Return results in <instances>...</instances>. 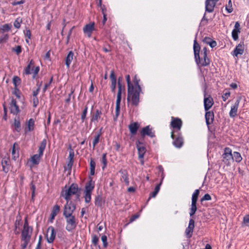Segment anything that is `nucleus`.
I'll list each match as a JSON object with an SVG mask.
<instances>
[{"label":"nucleus","instance_id":"1","mask_svg":"<svg viewBox=\"0 0 249 249\" xmlns=\"http://www.w3.org/2000/svg\"><path fill=\"white\" fill-rule=\"evenodd\" d=\"M139 81L137 75H135L133 80V84H132L133 94L130 96L129 102L134 106H137L139 103L140 92L141 90L139 84Z\"/></svg>","mask_w":249,"mask_h":249},{"label":"nucleus","instance_id":"2","mask_svg":"<svg viewBox=\"0 0 249 249\" xmlns=\"http://www.w3.org/2000/svg\"><path fill=\"white\" fill-rule=\"evenodd\" d=\"M77 192V185L75 184H72L68 189L62 192L61 196H63L66 201H70L71 196L76 194Z\"/></svg>","mask_w":249,"mask_h":249},{"label":"nucleus","instance_id":"3","mask_svg":"<svg viewBox=\"0 0 249 249\" xmlns=\"http://www.w3.org/2000/svg\"><path fill=\"white\" fill-rule=\"evenodd\" d=\"M94 188V182L91 180L89 181L85 187L84 192V198L86 203H89L91 200V195Z\"/></svg>","mask_w":249,"mask_h":249},{"label":"nucleus","instance_id":"4","mask_svg":"<svg viewBox=\"0 0 249 249\" xmlns=\"http://www.w3.org/2000/svg\"><path fill=\"white\" fill-rule=\"evenodd\" d=\"M66 221V229L71 231L74 230L77 225L75 217L74 215L64 216Z\"/></svg>","mask_w":249,"mask_h":249},{"label":"nucleus","instance_id":"5","mask_svg":"<svg viewBox=\"0 0 249 249\" xmlns=\"http://www.w3.org/2000/svg\"><path fill=\"white\" fill-rule=\"evenodd\" d=\"M76 209L75 205L70 201H67L64 206L63 215L64 216L73 215L72 213Z\"/></svg>","mask_w":249,"mask_h":249},{"label":"nucleus","instance_id":"6","mask_svg":"<svg viewBox=\"0 0 249 249\" xmlns=\"http://www.w3.org/2000/svg\"><path fill=\"white\" fill-rule=\"evenodd\" d=\"M223 161L227 165H229L233 161V156L231 150L228 147L224 149V152L222 155Z\"/></svg>","mask_w":249,"mask_h":249},{"label":"nucleus","instance_id":"7","mask_svg":"<svg viewBox=\"0 0 249 249\" xmlns=\"http://www.w3.org/2000/svg\"><path fill=\"white\" fill-rule=\"evenodd\" d=\"M32 229L29 227L27 222L26 221L21 233V239L30 240Z\"/></svg>","mask_w":249,"mask_h":249},{"label":"nucleus","instance_id":"8","mask_svg":"<svg viewBox=\"0 0 249 249\" xmlns=\"http://www.w3.org/2000/svg\"><path fill=\"white\" fill-rule=\"evenodd\" d=\"M56 233L54 229L52 226L48 227L47 231L46 238L48 242L52 243L55 239Z\"/></svg>","mask_w":249,"mask_h":249},{"label":"nucleus","instance_id":"9","mask_svg":"<svg viewBox=\"0 0 249 249\" xmlns=\"http://www.w3.org/2000/svg\"><path fill=\"white\" fill-rule=\"evenodd\" d=\"M240 102V98H238L234 104L231 107V110L229 112V115L230 117L234 118L237 115Z\"/></svg>","mask_w":249,"mask_h":249},{"label":"nucleus","instance_id":"10","mask_svg":"<svg viewBox=\"0 0 249 249\" xmlns=\"http://www.w3.org/2000/svg\"><path fill=\"white\" fill-rule=\"evenodd\" d=\"M137 148L138 151L139 158L141 160V164H143L144 161L143 158L146 151L145 148L143 145L142 143L140 142H139L137 144Z\"/></svg>","mask_w":249,"mask_h":249},{"label":"nucleus","instance_id":"11","mask_svg":"<svg viewBox=\"0 0 249 249\" xmlns=\"http://www.w3.org/2000/svg\"><path fill=\"white\" fill-rule=\"evenodd\" d=\"M126 80L127 85V100L128 102H130V96L133 94V88L132 87V83H131L130 81V77L129 75H126L125 76Z\"/></svg>","mask_w":249,"mask_h":249},{"label":"nucleus","instance_id":"12","mask_svg":"<svg viewBox=\"0 0 249 249\" xmlns=\"http://www.w3.org/2000/svg\"><path fill=\"white\" fill-rule=\"evenodd\" d=\"M218 0H206L205 8L206 11L211 13L213 11L216 3Z\"/></svg>","mask_w":249,"mask_h":249},{"label":"nucleus","instance_id":"13","mask_svg":"<svg viewBox=\"0 0 249 249\" xmlns=\"http://www.w3.org/2000/svg\"><path fill=\"white\" fill-rule=\"evenodd\" d=\"M94 30V23L90 22L86 24L83 28V32L89 37L91 36L92 32Z\"/></svg>","mask_w":249,"mask_h":249},{"label":"nucleus","instance_id":"14","mask_svg":"<svg viewBox=\"0 0 249 249\" xmlns=\"http://www.w3.org/2000/svg\"><path fill=\"white\" fill-rule=\"evenodd\" d=\"M195 227V221L190 219L188 227L186 229L185 234L187 237L190 238L192 235Z\"/></svg>","mask_w":249,"mask_h":249},{"label":"nucleus","instance_id":"15","mask_svg":"<svg viewBox=\"0 0 249 249\" xmlns=\"http://www.w3.org/2000/svg\"><path fill=\"white\" fill-rule=\"evenodd\" d=\"M1 165L3 171L5 173H7L10 169V159L9 157H5L2 158Z\"/></svg>","mask_w":249,"mask_h":249},{"label":"nucleus","instance_id":"16","mask_svg":"<svg viewBox=\"0 0 249 249\" xmlns=\"http://www.w3.org/2000/svg\"><path fill=\"white\" fill-rule=\"evenodd\" d=\"M244 45L243 43H240L234 49L233 52V55L237 56L238 55H242L244 51Z\"/></svg>","mask_w":249,"mask_h":249},{"label":"nucleus","instance_id":"17","mask_svg":"<svg viewBox=\"0 0 249 249\" xmlns=\"http://www.w3.org/2000/svg\"><path fill=\"white\" fill-rule=\"evenodd\" d=\"M172 120L171 122V126L178 130H180L182 126V122L178 118H174L172 117Z\"/></svg>","mask_w":249,"mask_h":249},{"label":"nucleus","instance_id":"18","mask_svg":"<svg viewBox=\"0 0 249 249\" xmlns=\"http://www.w3.org/2000/svg\"><path fill=\"white\" fill-rule=\"evenodd\" d=\"M10 109L11 113L17 114L19 112V109L15 100L12 99L10 105Z\"/></svg>","mask_w":249,"mask_h":249},{"label":"nucleus","instance_id":"19","mask_svg":"<svg viewBox=\"0 0 249 249\" xmlns=\"http://www.w3.org/2000/svg\"><path fill=\"white\" fill-rule=\"evenodd\" d=\"M240 32V24L238 22H236L234 25V29L232 31V37L234 40L238 38V34Z\"/></svg>","mask_w":249,"mask_h":249},{"label":"nucleus","instance_id":"20","mask_svg":"<svg viewBox=\"0 0 249 249\" xmlns=\"http://www.w3.org/2000/svg\"><path fill=\"white\" fill-rule=\"evenodd\" d=\"M121 101V96H120V93H117V100L116 102L115 116L114 118V120H116L119 115Z\"/></svg>","mask_w":249,"mask_h":249},{"label":"nucleus","instance_id":"21","mask_svg":"<svg viewBox=\"0 0 249 249\" xmlns=\"http://www.w3.org/2000/svg\"><path fill=\"white\" fill-rule=\"evenodd\" d=\"M213 104V99L211 97H205L204 99V106L206 111L208 110L212 107Z\"/></svg>","mask_w":249,"mask_h":249},{"label":"nucleus","instance_id":"22","mask_svg":"<svg viewBox=\"0 0 249 249\" xmlns=\"http://www.w3.org/2000/svg\"><path fill=\"white\" fill-rule=\"evenodd\" d=\"M141 134L143 136L145 135H147L150 137L155 136L154 132L152 131V128H150L149 126H146L143 128L141 131Z\"/></svg>","mask_w":249,"mask_h":249},{"label":"nucleus","instance_id":"23","mask_svg":"<svg viewBox=\"0 0 249 249\" xmlns=\"http://www.w3.org/2000/svg\"><path fill=\"white\" fill-rule=\"evenodd\" d=\"M42 156V155H40L39 153L38 154H35L32 156L31 159H30V162L32 164L31 166L38 164Z\"/></svg>","mask_w":249,"mask_h":249},{"label":"nucleus","instance_id":"24","mask_svg":"<svg viewBox=\"0 0 249 249\" xmlns=\"http://www.w3.org/2000/svg\"><path fill=\"white\" fill-rule=\"evenodd\" d=\"M193 48L196 61V62H197V59H199V53L200 50V46L199 44L197 43L196 40V39L194 40Z\"/></svg>","mask_w":249,"mask_h":249},{"label":"nucleus","instance_id":"25","mask_svg":"<svg viewBox=\"0 0 249 249\" xmlns=\"http://www.w3.org/2000/svg\"><path fill=\"white\" fill-rule=\"evenodd\" d=\"M202 58L197 59V64L199 63L201 66H206L210 64V60L207 56V54L201 55Z\"/></svg>","mask_w":249,"mask_h":249},{"label":"nucleus","instance_id":"26","mask_svg":"<svg viewBox=\"0 0 249 249\" xmlns=\"http://www.w3.org/2000/svg\"><path fill=\"white\" fill-rule=\"evenodd\" d=\"M26 127L25 129V132H30L34 130L35 121L33 119H30L26 124Z\"/></svg>","mask_w":249,"mask_h":249},{"label":"nucleus","instance_id":"27","mask_svg":"<svg viewBox=\"0 0 249 249\" xmlns=\"http://www.w3.org/2000/svg\"><path fill=\"white\" fill-rule=\"evenodd\" d=\"M101 111L97 109L91 117V122L97 123L98 121V120L101 118Z\"/></svg>","mask_w":249,"mask_h":249},{"label":"nucleus","instance_id":"28","mask_svg":"<svg viewBox=\"0 0 249 249\" xmlns=\"http://www.w3.org/2000/svg\"><path fill=\"white\" fill-rule=\"evenodd\" d=\"M74 53L72 51L69 52L66 58V65L67 68H69L70 65L73 59Z\"/></svg>","mask_w":249,"mask_h":249},{"label":"nucleus","instance_id":"29","mask_svg":"<svg viewBox=\"0 0 249 249\" xmlns=\"http://www.w3.org/2000/svg\"><path fill=\"white\" fill-rule=\"evenodd\" d=\"M213 114L211 111L206 112L205 113V119L207 124L208 125L211 124L213 119Z\"/></svg>","mask_w":249,"mask_h":249},{"label":"nucleus","instance_id":"30","mask_svg":"<svg viewBox=\"0 0 249 249\" xmlns=\"http://www.w3.org/2000/svg\"><path fill=\"white\" fill-rule=\"evenodd\" d=\"M12 28L10 24H5L0 26V34H3L5 32H9Z\"/></svg>","mask_w":249,"mask_h":249},{"label":"nucleus","instance_id":"31","mask_svg":"<svg viewBox=\"0 0 249 249\" xmlns=\"http://www.w3.org/2000/svg\"><path fill=\"white\" fill-rule=\"evenodd\" d=\"M139 128V124L137 123L131 124L129 126V130L133 135L135 134Z\"/></svg>","mask_w":249,"mask_h":249},{"label":"nucleus","instance_id":"32","mask_svg":"<svg viewBox=\"0 0 249 249\" xmlns=\"http://www.w3.org/2000/svg\"><path fill=\"white\" fill-rule=\"evenodd\" d=\"M173 144L177 148H180L183 144V139L181 136H178L173 142Z\"/></svg>","mask_w":249,"mask_h":249},{"label":"nucleus","instance_id":"33","mask_svg":"<svg viewBox=\"0 0 249 249\" xmlns=\"http://www.w3.org/2000/svg\"><path fill=\"white\" fill-rule=\"evenodd\" d=\"M47 142L45 139L42 141L41 144L38 148V152L40 155H43V151L45 149L46 146Z\"/></svg>","mask_w":249,"mask_h":249},{"label":"nucleus","instance_id":"34","mask_svg":"<svg viewBox=\"0 0 249 249\" xmlns=\"http://www.w3.org/2000/svg\"><path fill=\"white\" fill-rule=\"evenodd\" d=\"M161 184V182H160L158 185H157L155 188L154 191L151 193L150 195V196L148 198V200L150 199L151 197H155L157 194L158 193L160 189V186Z\"/></svg>","mask_w":249,"mask_h":249},{"label":"nucleus","instance_id":"35","mask_svg":"<svg viewBox=\"0 0 249 249\" xmlns=\"http://www.w3.org/2000/svg\"><path fill=\"white\" fill-rule=\"evenodd\" d=\"M122 179H123V181L125 183V184L128 186L129 184V181L128 179V175L126 172L124 171L122 172Z\"/></svg>","mask_w":249,"mask_h":249},{"label":"nucleus","instance_id":"36","mask_svg":"<svg viewBox=\"0 0 249 249\" xmlns=\"http://www.w3.org/2000/svg\"><path fill=\"white\" fill-rule=\"evenodd\" d=\"M232 156L233 160L234 159L235 160L236 162H239L242 160V158L239 152H234L232 154Z\"/></svg>","mask_w":249,"mask_h":249},{"label":"nucleus","instance_id":"37","mask_svg":"<svg viewBox=\"0 0 249 249\" xmlns=\"http://www.w3.org/2000/svg\"><path fill=\"white\" fill-rule=\"evenodd\" d=\"M196 203L192 202L191 207L190 208V216H192L196 212Z\"/></svg>","mask_w":249,"mask_h":249},{"label":"nucleus","instance_id":"38","mask_svg":"<svg viewBox=\"0 0 249 249\" xmlns=\"http://www.w3.org/2000/svg\"><path fill=\"white\" fill-rule=\"evenodd\" d=\"M199 190L196 189L195 191V192H194V193L192 195V202H196V203L197 200V198H198V196L199 195Z\"/></svg>","mask_w":249,"mask_h":249},{"label":"nucleus","instance_id":"39","mask_svg":"<svg viewBox=\"0 0 249 249\" xmlns=\"http://www.w3.org/2000/svg\"><path fill=\"white\" fill-rule=\"evenodd\" d=\"M12 159L14 160H16L17 158L18 157V154L17 152V150L16 149V144H14L12 148Z\"/></svg>","mask_w":249,"mask_h":249},{"label":"nucleus","instance_id":"40","mask_svg":"<svg viewBox=\"0 0 249 249\" xmlns=\"http://www.w3.org/2000/svg\"><path fill=\"white\" fill-rule=\"evenodd\" d=\"M0 36V43H5L8 39L9 36L7 34H1Z\"/></svg>","mask_w":249,"mask_h":249},{"label":"nucleus","instance_id":"41","mask_svg":"<svg viewBox=\"0 0 249 249\" xmlns=\"http://www.w3.org/2000/svg\"><path fill=\"white\" fill-rule=\"evenodd\" d=\"M22 19L20 18H17L14 22V26L15 28L18 29L20 27V24L22 23Z\"/></svg>","mask_w":249,"mask_h":249},{"label":"nucleus","instance_id":"42","mask_svg":"<svg viewBox=\"0 0 249 249\" xmlns=\"http://www.w3.org/2000/svg\"><path fill=\"white\" fill-rule=\"evenodd\" d=\"M14 125L16 130L19 132L20 130V124L18 120L15 119Z\"/></svg>","mask_w":249,"mask_h":249},{"label":"nucleus","instance_id":"43","mask_svg":"<svg viewBox=\"0 0 249 249\" xmlns=\"http://www.w3.org/2000/svg\"><path fill=\"white\" fill-rule=\"evenodd\" d=\"M122 77H119L118 78V93H120V96H121L122 94V89L124 90V87H122Z\"/></svg>","mask_w":249,"mask_h":249},{"label":"nucleus","instance_id":"44","mask_svg":"<svg viewBox=\"0 0 249 249\" xmlns=\"http://www.w3.org/2000/svg\"><path fill=\"white\" fill-rule=\"evenodd\" d=\"M60 211V207L58 205H55L52 210V213L56 215Z\"/></svg>","mask_w":249,"mask_h":249},{"label":"nucleus","instance_id":"45","mask_svg":"<svg viewBox=\"0 0 249 249\" xmlns=\"http://www.w3.org/2000/svg\"><path fill=\"white\" fill-rule=\"evenodd\" d=\"M231 93L228 89L225 90V92L222 95V99L224 101H226L227 99L230 97Z\"/></svg>","mask_w":249,"mask_h":249},{"label":"nucleus","instance_id":"46","mask_svg":"<svg viewBox=\"0 0 249 249\" xmlns=\"http://www.w3.org/2000/svg\"><path fill=\"white\" fill-rule=\"evenodd\" d=\"M13 82L15 85V88L19 85L20 83V79L18 76H14L13 79Z\"/></svg>","mask_w":249,"mask_h":249},{"label":"nucleus","instance_id":"47","mask_svg":"<svg viewBox=\"0 0 249 249\" xmlns=\"http://www.w3.org/2000/svg\"><path fill=\"white\" fill-rule=\"evenodd\" d=\"M226 9L228 13H231L232 12L233 8H232V4L231 0L229 1L228 4L226 7Z\"/></svg>","mask_w":249,"mask_h":249},{"label":"nucleus","instance_id":"48","mask_svg":"<svg viewBox=\"0 0 249 249\" xmlns=\"http://www.w3.org/2000/svg\"><path fill=\"white\" fill-rule=\"evenodd\" d=\"M102 162L103 164L102 168L104 169L107 166V160L106 159V154H103L102 158Z\"/></svg>","mask_w":249,"mask_h":249},{"label":"nucleus","instance_id":"49","mask_svg":"<svg viewBox=\"0 0 249 249\" xmlns=\"http://www.w3.org/2000/svg\"><path fill=\"white\" fill-rule=\"evenodd\" d=\"M100 137V134H98L94 138V140H93V142H92L93 148H94V147L96 146V145L99 142Z\"/></svg>","mask_w":249,"mask_h":249},{"label":"nucleus","instance_id":"50","mask_svg":"<svg viewBox=\"0 0 249 249\" xmlns=\"http://www.w3.org/2000/svg\"><path fill=\"white\" fill-rule=\"evenodd\" d=\"M243 224L246 226L249 227V214L244 217Z\"/></svg>","mask_w":249,"mask_h":249},{"label":"nucleus","instance_id":"51","mask_svg":"<svg viewBox=\"0 0 249 249\" xmlns=\"http://www.w3.org/2000/svg\"><path fill=\"white\" fill-rule=\"evenodd\" d=\"M101 240L103 242V246L105 248H106L107 246V237L106 235H103L101 237Z\"/></svg>","mask_w":249,"mask_h":249},{"label":"nucleus","instance_id":"52","mask_svg":"<svg viewBox=\"0 0 249 249\" xmlns=\"http://www.w3.org/2000/svg\"><path fill=\"white\" fill-rule=\"evenodd\" d=\"M87 111H88V107H86L84 109V110H83V113L81 115V120L83 122H84V120L86 118Z\"/></svg>","mask_w":249,"mask_h":249},{"label":"nucleus","instance_id":"53","mask_svg":"<svg viewBox=\"0 0 249 249\" xmlns=\"http://www.w3.org/2000/svg\"><path fill=\"white\" fill-rule=\"evenodd\" d=\"M22 241L23 242V243H22V244L21 245L22 249H25L26 248L27 245L28 244V243L30 241V240L22 239Z\"/></svg>","mask_w":249,"mask_h":249},{"label":"nucleus","instance_id":"54","mask_svg":"<svg viewBox=\"0 0 249 249\" xmlns=\"http://www.w3.org/2000/svg\"><path fill=\"white\" fill-rule=\"evenodd\" d=\"M211 199V196L208 194H205L203 197L201 199V201L202 202L205 200H210Z\"/></svg>","mask_w":249,"mask_h":249},{"label":"nucleus","instance_id":"55","mask_svg":"<svg viewBox=\"0 0 249 249\" xmlns=\"http://www.w3.org/2000/svg\"><path fill=\"white\" fill-rule=\"evenodd\" d=\"M24 35L27 38H28V39H30L31 38V31H30V30L29 29H26L24 31Z\"/></svg>","mask_w":249,"mask_h":249},{"label":"nucleus","instance_id":"56","mask_svg":"<svg viewBox=\"0 0 249 249\" xmlns=\"http://www.w3.org/2000/svg\"><path fill=\"white\" fill-rule=\"evenodd\" d=\"M98 238L97 236L94 235L92 236V243L95 245H97L98 242Z\"/></svg>","mask_w":249,"mask_h":249},{"label":"nucleus","instance_id":"57","mask_svg":"<svg viewBox=\"0 0 249 249\" xmlns=\"http://www.w3.org/2000/svg\"><path fill=\"white\" fill-rule=\"evenodd\" d=\"M33 103L34 107H36L38 104V100L37 97H33Z\"/></svg>","mask_w":249,"mask_h":249},{"label":"nucleus","instance_id":"58","mask_svg":"<svg viewBox=\"0 0 249 249\" xmlns=\"http://www.w3.org/2000/svg\"><path fill=\"white\" fill-rule=\"evenodd\" d=\"M110 78L111 79V82L116 81V77H115V74H114V71H111V72H110Z\"/></svg>","mask_w":249,"mask_h":249},{"label":"nucleus","instance_id":"59","mask_svg":"<svg viewBox=\"0 0 249 249\" xmlns=\"http://www.w3.org/2000/svg\"><path fill=\"white\" fill-rule=\"evenodd\" d=\"M95 161L93 160H91L90 161V169H95Z\"/></svg>","mask_w":249,"mask_h":249},{"label":"nucleus","instance_id":"60","mask_svg":"<svg viewBox=\"0 0 249 249\" xmlns=\"http://www.w3.org/2000/svg\"><path fill=\"white\" fill-rule=\"evenodd\" d=\"M30 65H28V66L25 69V73L26 74H29L31 73V72L30 71Z\"/></svg>","mask_w":249,"mask_h":249},{"label":"nucleus","instance_id":"61","mask_svg":"<svg viewBox=\"0 0 249 249\" xmlns=\"http://www.w3.org/2000/svg\"><path fill=\"white\" fill-rule=\"evenodd\" d=\"M116 81L111 82V90L112 91L115 92L116 88Z\"/></svg>","mask_w":249,"mask_h":249},{"label":"nucleus","instance_id":"62","mask_svg":"<svg viewBox=\"0 0 249 249\" xmlns=\"http://www.w3.org/2000/svg\"><path fill=\"white\" fill-rule=\"evenodd\" d=\"M203 41L206 43V44H208L209 45H210V43L212 41V40L209 37H205V38H204V39L203 40Z\"/></svg>","mask_w":249,"mask_h":249},{"label":"nucleus","instance_id":"63","mask_svg":"<svg viewBox=\"0 0 249 249\" xmlns=\"http://www.w3.org/2000/svg\"><path fill=\"white\" fill-rule=\"evenodd\" d=\"M14 94L17 96V97H18V98H20V94H19V90L16 88H15V89L14 91Z\"/></svg>","mask_w":249,"mask_h":249},{"label":"nucleus","instance_id":"64","mask_svg":"<svg viewBox=\"0 0 249 249\" xmlns=\"http://www.w3.org/2000/svg\"><path fill=\"white\" fill-rule=\"evenodd\" d=\"M15 51L16 52L17 54H19L21 52V48L20 46H18L16 47Z\"/></svg>","mask_w":249,"mask_h":249}]
</instances>
